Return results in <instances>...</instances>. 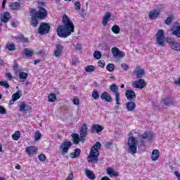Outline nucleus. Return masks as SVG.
<instances>
[{"instance_id":"obj_37","label":"nucleus","mask_w":180,"mask_h":180,"mask_svg":"<svg viewBox=\"0 0 180 180\" xmlns=\"http://www.w3.org/2000/svg\"><path fill=\"white\" fill-rule=\"evenodd\" d=\"M48 100L49 102H56V101L57 100V96H56V94H51L48 96Z\"/></svg>"},{"instance_id":"obj_3","label":"nucleus","mask_w":180,"mask_h":180,"mask_svg":"<svg viewBox=\"0 0 180 180\" xmlns=\"http://www.w3.org/2000/svg\"><path fill=\"white\" fill-rule=\"evenodd\" d=\"M102 147V143L97 141L91 148L90 154L87 158V161L94 164L98 162V157H99V151Z\"/></svg>"},{"instance_id":"obj_22","label":"nucleus","mask_w":180,"mask_h":180,"mask_svg":"<svg viewBox=\"0 0 180 180\" xmlns=\"http://www.w3.org/2000/svg\"><path fill=\"white\" fill-rule=\"evenodd\" d=\"M101 98L106 101V102H112V96L108 92H103L101 95Z\"/></svg>"},{"instance_id":"obj_29","label":"nucleus","mask_w":180,"mask_h":180,"mask_svg":"<svg viewBox=\"0 0 180 180\" xmlns=\"http://www.w3.org/2000/svg\"><path fill=\"white\" fill-rule=\"evenodd\" d=\"M81 155V149L76 148L75 151L70 153L71 158H78V156Z\"/></svg>"},{"instance_id":"obj_16","label":"nucleus","mask_w":180,"mask_h":180,"mask_svg":"<svg viewBox=\"0 0 180 180\" xmlns=\"http://www.w3.org/2000/svg\"><path fill=\"white\" fill-rule=\"evenodd\" d=\"M160 10H151L148 13V17L151 20H155V19H157L158 18H160Z\"/></svg>"},{"instance_id":"obj_17","label":"nucleus","mask_w":180,"mask_h":180,"mask_svg":"<svg viewBox=\"0 0 180 180\" xmlns=\"http://www.w3.org/2000/svg\"><path fill=\"white\" fill-rule=\"evenodd\" d=\"M103 127L99 124H93L91 128V133H97L99 134L102 130H103Z\"/></svg>"},{"instance_id":"obj_34","label":"nucleus","mask_w":180,"mask_h":180,"mask_svg":"<svg viewBox=\"0 0 180 180\" xmlns=\"http://www.w3.org/2000/svg\"><path fill=\"white\" fill-rule=\"evenodd\" d=\"M11 137L13 140L18 141V140L20 139V131H16L14 134H12Z\"/></svg>"},{"instance_id":"obj_14","label":"nucleus","mask_w":180,"mask_h":180,"mask_svg":"<svg viewBox=\"0 0 180 180\" xmlns=\"http://www.w3.org/2000/svg\"><path fill=\"white\" fill-rule=\"evenodd\" d=\"M125 96L128 101H136V92L131 89H128L125 92Z\"/></svg>"},{"instance_id":"obj_39","label":"nucleus","mask_w":180,"mask_h":180,"mask_svg":"<svg viewBox=\"0 0 180 180\" xmlns=\"http://www.w3.org/2000/svg\"><path fill=\"white\" fill-rule=\"evenodd\" d=\"M25 54L26 57H32L33 56V50L29 49H25L24 50Z\"/></svg>"},{"instance_id":"obj_24","label":"nucleus","mask_w":180,"mask_h":180,"mask_svg":"<svg viewBox=\"0 0 180 180\" xmlns=\"http://www.w3.org/2000/svg\"><path fill=\"white\" fill-rule=\"evenodd\" d=\"M9 6H10V9H11V11H19V9H20V8H22V6L20 5V4H19L18 2H13V3L10 4Z\"/></svg>"},{"instance_id":"obj_23","label":"nucleus","mask_w":180,"mask_h":180,"mask_svg":"<svg viewBox=\"0 0 180 180\" xmlns=\"http://www.w3.org/2000/svg\"><path fill=\"white\" fill-rule=\"evenodd\" d=\"M134 74L136 75V78H142V77H144L146 72H144L143 69H138L134 71Z\"/></svg>"},{"instance_id":"obj_12","label":"nucleus","mask_w":180,"mask_h":180,"mask_svg":"<svg viewBox=\"0 0 180 180\" xmlns=\"http://www.w3.org/2000/svg\"><path fill=\"white\" fill-rule=\"evenodd\" d=\"M18 108L20 112H32L33 106L30 104H26L25 101H22L18 105Z\"/></svg>"},{"instance_id":"obj_6","label":"nucleus","mask_w":180,"mask_h":180,"mask_svg":"<svg viewBox=\"0 0 180 180\" xmlns=\"http://www.w3.org/2000/svg\"><path fill=\"white\" fill-rule=\"evenodd\" d=\"M110 89L115 96V102L117 105H120V93H119V87L113 84L110 86Z\"/></svg>"},{"instance_id":"obj_30","label":"nucleus","mask_w":180,"mask_h":180,"mask_svg":"<svg viewBox=\"0 0 180 180\" xmlns=\"http://www.w3.org/2000/svg\"><path fill=\"white\" fill-rule=\"evenodd\" d=\"M134 108H136V103H134V101L128 102L127 103V108L129 112H131V110H134Z\"/></svg>"},{"instance_id":"obj_50","label":"nucleus","mask_w":180,"mask_h":180,"mask_svg":"<svg viewBox=\"0 0 180 180\" xmlns=\"http://www.w3.org/2000/svg\"><path fill=\"white\" fill-rule=\"evenodd\" d=\"M121 67L124 71H127L129 70V65L126 63H122Z\"/></svg>"},{"instance_id":"obj_7","label":"nucleus","mask_w":180,"mask_h":180,"mask_svg":"<svg viewBox=\"0 0 180 180\" xmlns=\"http://www.w3.org/2000/svg\"><path fill=\"white\" fill-rule=\"evenodd\" d=\"M31 12L37 17V19H44L47 16V10L44 8H40L38 11L34 9Z\"/></svg>"},{"instance_id":"obj_11","label":"nucleus","mask_w":180,"mask_h":180,"mask_svg":"<svg viewBox=\"0 0 180 180\" xmlns=\"http://www.w3.org/2000/svg\"><path fill=\"white\" fill-rule=\"evenodd\" d=\"M111 53L112 56L116 58L122 59L123 58V57H124V56H126L124 52H123L122 51H120L119 48H117V47H112L111 49Z\"/></svg>"},{"instance_id":"obj_20","label":"nucleus","mask_w":180,"mask_h":180,"mask_svg":"<svg viewBox=\"0 0 180 180\" xmlns=\"http://www.w3.org/2000/svg\"><path fill=\"white\" fill-rule=\"evenodd\" d=\"M160 158V150L155 149L152 151L151 160L152 161H157Z\"/></svg>"},{"instance_id":"obj_64","label":"nucleus","mask_w":180,"mask_h":180,"mask_svg":"<svg viewBox=\"0 0 180 180\" xmlns=\"http://www.w3.org/2000/svg\"><path fill=\"white\" fill-rule=\"evenodd\" d=\"M174 84L176 85H179L180 86V77L177 80L174 81Z\"/></svg>"},{"instance_id":"obj_58","label":"nucleus","mask_w":180,"mask_h":180,"mask_svg":"<svg viewBox=\"0 0 180 180\" xmlns=\"http://www.w3.org/2000/svg\"><path fill=\"white\" fill-rule=\"evenodd\" d=\"M174 175L176 176V178L178 179V180H180V174H179V172L175 171V172H174Z\"/></svg>"},{"instance_id":"obj_8","label":"nucleus","mask_w":180,"mask_h":180,"mask_svg":"<svg viewBox=\"0 0 180 180\" xmlns=\"http://www.w3.org/2000/svg\"><path fill=\"white\" fill-rule=\"evenodd\" d=\"M71 146H72V142H71V141L69 140H65L63 143H62V144L60 145L62 155L68 153V150H70Z\"/></svg>"},{"instance_id":"obj_53","label":"nucleus","mask_w":180,"mask_h":180,"mask_svg":"<svg viewBox=\"0 0 180 180\" xmlns=\"http://www.w3.org/2000/svg\"><path fill=\"white\" fill-rule=\"evenodd\" d=\"M61 53H63L61 51L56 50L54 52L55 57H60V56H61Z\"/></svg>"},{"instance_id":"obj_36","label":"nucleus","mask_w":180,"mask_h":180,"mask_svg":"<svg viewBox=\"0 0 180 180\" xmlns=\"http://www.w3.org/2000/svg\"><path fill=\"white\" fill-rule=\"evenodd\" d=\"M12 99L13 101H11V105H12V102H15L18 101V99H20V94H19V91H17L16 93L13 94Z\"/></svg>"},{"instance_id":"obj_9","label":"nucleus","mask_w":180,"mask_h":180,"mask_svg":"<svg viewBox=\"0 0 180 180\" xmlns=\"http://www.w3.org/2000/svg\"><path fill=\"white\" fill-rule=\"evenodd\" d=\"M147 83L143 79H139V80H136L132 82V86L134 88H137L138 89H143V88H146Z\"/></svg>"},{"instance_id":"obj_15","label":"nucleus","mask_w":180,"mask_h":180,"mask_svg":"<svg viewBox=\"0 0 180 180\" xmlns=\"http://www.w3.org/2000/svg\"><path fill=\"white\" fill-rule=\"evenodd\" d=\"M37 147L34 146H30L25 148V153L27 155H33L37 154Z\"/></svg>"},{"instance_id":"obj_31","label":"nucleus","mask_w":180,"mask_h":180,"mask_svg":"<svg viewBox=\"0 0 180 180\" xmlns=\"http://www.w3.org/2000/svg\"><path fill=\"white\" fill-rule=\"evenodd\" d=\"M170 49H172V50H174V51H180V43L176 41L172 43V46H170Z\"/></svg>"},{"instance_id":"obj_60","label":"nucleus","mask_w":180,"mask_h":180,"mask_svg":"<svg viewBox=\"0 0 180 180\" xmlns=\"http://www.w3.org/2000/svg\"><path fill=\"white\" fill-rule=\"evenodd\" d=\"M44 6V2H42V1H39L38 2V8H43L41 6Z\"/></svg>"},{"instance_id":"obj_45","label":"nucleus","mask_w":180,"mask_h":180,"mask_svg":"<svg viewBox=\"0 0 180 180\" xmlns=\"http://www.w3.org/2000/svg\"><path fill=\"white\" fill-rule=\"evenodd\" d=\"M38 158L41 162H44L46 160H47V158L46 157V155L44 153H41L38 156Z\"/></svg>"},{"instance_id":"obj_2","label":"nucleus","mask_w":180,"mask_h":180,"mask_svg":"<svg viewBox=\"0 0 180 180\" xmlns=\"http://www.w3.org/2000/svg\"><path fill=\"white\" fill-rule=\"evenodd\" d=\"M71 136L73 144H79V141H81V143H85L88 136V125L84 123L80 128L79 134L73 133Z\"/></svg>"},{"instance_id":"obj_35","label":"nucleus","mask_w":180,"mask_h":180,"mask_svg":"<svg viewBox=\"0 0 180 180\" xmlns=\"http://www.w3.org/2000/svg\"><path fill=\"white\" fill-rule=\"evenodd\" d=\"M15 40L18 41H23L24 43H27V41H29V39L25 38L23 35L15 37Z\"/></svg>"},{"instance_id":"obj_55","label":"nucleus","mask_w":180,"mask_h":180,"mask_svg":"<svg viewBox=\"0 0 180 180\" xmlns=\"http://www.w3.org/2000/svg\"><path fill=\"white\" fill-rule=\"evenodd\" d=\"M167 41L169 44L170 47L172 46V43L175 42V41H173L171 38H167Z\"/></svg>"},{"instance_id":"obj_43","label":"nucleus","mask_w":180,"mask_h":180,"mask_svg":"<svg viewBox=\"0 0 180 180\" xmlns=\"http://www.w3.org/2000/svg\"><path fill=\"white\" fill-rule=\"evenodd\" d=\"M27 73L24 72H20L18 75V77L20 79H26L27 78Z\"/></svg>"},{"instance_id":"obj_28","label":"nucleus","mask_w":180,"mask_h":180,"mask_svg":"<svg viewBox=\"0 0 180 180\" xmlns=\"http://www.w3.org/2000/svg\"><path fill=\"white\" fill-rule=\"evenodd\" d=\"M162 106H171L172 105V100L171 98H164L161 101Z\"/></svg>"},{"instance_id":"obj_44","label":"nucleus","mask_w":180,"mask_h":180,"mask_svg":"<svg viewBox=\"0 0 180 180\" xmlns=\"http://www.w3.org/2000/svg\"><path fill=\"white\" fill-rule=\"evenodd\" d=\"M92 96L94 99L98 101V99H99V94L98 93V91L94 90L92 92Z\"/></svg>"},{"instance_id":"obj_5","label":"nucleus","mask_w":180,"mask_h":180,"mask_svg":"<svg viewBox=\"0 0 180 180\" xmlns=\"http://www.w3.org/2000/svg\"><path fill=\"white\" fill-rule=\"evenodd\" d=\"M156 44L160 47L165 44V34L164 30H159L156 34Z\"/></svg>"},{"instance_id":"obj_26","label":"nucleus","mask_w":180,"mask_h":180,"mask_svg":"<svg viewBox=\"0 0 180 180\" xmlns=\"http://www.w3.org/2000/svg\"><path fill=\"white\" fill-rule=\"evenodd\" d=\"M85 174L87 178H89V179L95 180V173H94L92 170L86 169Z\"/></svg>"},{"instance_id":"obj_33","label":"nucleus","mask_w":180,"mask_h":180,"mask_svg":"<svg viewBox=\"0 0 180 180\" xmlns=\"http://www.w3.org/2000/svg\"><path fill=\"white\" fill-rule=\"evenodd\" d=\"M111 30L115 34H119V33H120V27L117 25H114L112 27Z\"/></svg>"},{"instance_id":"obj_38","label":"nucleus","mask_w":180,"mask_h":180,"mask_svg":"<svg viewBox=\"0 0 180 180\" xmlns=\"http://www.w3.org/2000/svg\"><path fill=\"white\" fill-rule=\"evenodd\" d=\"M94 57L96 58V60H100V58H102V53L99 51H96L94 53Z\"/></svg>"},{"instance_id":"obj_19","label":"nucleus","mask_w":180,"mask_h":180,"mask_svg":"<svg viewBox=\"0 0 180 180\" xmlns=\"http://www.w3.org/2000/svg\"><path fill=\"white\" fill-rule=\"evenodd\" d=\"M30 16L31 18V25L34 27H36L38 25V21H37V15L36 14L33 13L32 11H30Z\"/></svg>"},{"instance_id":"obj_4","label":"nucleus","mask_w":180,"mask_h":180,"mask_svg":"<svg viewBox=\"0 0 180 180\" xmlns=\"http://www.w3.org/2000/svg\"><path fill=\"white\" fill-rule=\"evenodd\" d=\"M137 144H139V141L137 138L134 136H130L128 139V153L134 155V154H137Z\"/></svg>"},{"instance_id":"obj_40","label":"nucleus","mask_w":180,"mask_h":180,"mask_svg":"<svg viewBox=\"0 0 180 180\" xmlns=\"http://www.w3.org/2000/svg\"><path fill=\"white\" fill-rule=\"evenodd\" d=\"M85 71L86 72H93V71H95V66L87 65L85 67Z\"/></svg>"},{"instance_id":"obj_59","label":"nucleus","mask_w":180,"mask_h":180,"mask_svg":"<svg viewBox=\"0 0 180 180\" xmlns=\"http://www.w3.org/2000/svg\"><path fill=\"white\" fill-rule=\"evenodd\" d=\"M6 77H7V78H8L10 80L12 79V74L11 72L6 73Z\"/></svg>"},{"instance_id":"obj_61","label":"nucleus","mask_w":180,"mask_h":180,"mask_svg":"<svg viewBox=\"0 0 180 180\" xmlns=\"http://www.w3.org/2000/svg\"><path fill=\"white\" fill-rule=\"evenodd\" d=\"M13 70H14V71H18V70H19V65H18V64H15V65H14V66H13Z\"/></svg>"},{"instance_id":"obj_57","label":"nucleus","mask_w":180,"mask_h":180,"mask_svg":"<svg viewBox=\"0 0 180 180\" xmlns=\"http://www.w3.org/2000/svg\"><path fill=\"white\" fill-rule=\"evenodd\" d=\"M73 103H74V105H79V99L74 98L73 99Z\"/></svg>"},{"instance_id":"obj_1","label":"nucleus","mask_w":180,"mask_h":180,"mask_svg":"<svg viewBox=\"0 0 180 180\" xmlns=\"http://www.w3.org/2000/svg\"><path fill=\"white\" fill-rule=\"evenodd\" d=\"M63 25L60 26L57 29V34L59 37H68L72 33H74L75 27L74 23L70 20L68 15H64L63 17Z\"/></svg>"},{"instance_id":"obj_63","label":"nucleus","mask_w":180,"mask_h":180,"mask_svg":"<svg viewBox=\"0 0 180 180\" xmlns=\"http://www.w3.org/2000/svg\"><path fill=\"white\" fill-rule=\"evenodd\" d=\"M76 50H81V49H82V46H81V44H78L76 45Z\"/></svg>"},{"instance_id":"obj_51","label":"nucleus","mask_w":180,"mask_h":180,"mask_svg":"<svg viewBox=\"0 0 180 180\" xmlns=\"http://www.w3.org/2000/svg\"><path fill=\"white\" fill-rule=\"evenodd\" d=\"M98 67L103 68V67H105V60H99L98 62Z\"/></svg>"},{"instance_id":"obj_10","label":"nucleus","mask_w":180,"mask_h":180,"mask_svg":"<svg viewBox=\"0 0 180 180\" xmlns=\"http://www.w3.org/2000/svg\"><path fill=\"white\" fill-rule=\"evenodd\" d=\"M141 139V141H143L144 143V141L143 140H147L148 141H151L154 139V133L151 131H145L143 134L139 136Z\"/></svg>"},{"instance_id":"obj_49","label":"nucleus","mask_w":180,"mask_h":180,"mask_svg":"<svg viewBox=\"0 0 180 180\" xmlns=\"http://www.w3.org/2000/svg\"><path fill=\"white\" fill-rule=\"evenodd\" d=\"M0 85L1 86H4V88H9V84H8V82H0Z\"/></svg>"},{"instance_id":"obj_56","label":"nucleus","mask_w":180,"mask_h":180,"mask_svg":"<svg viewBox=\"0 0 180 180\" xmlns=\"http://www.w3.org/2000/svg\"><path fill=\"white\" fill-rule=\"evenodd\" d=\"M6 110H5L4 106L0 105V113H6Z\"/></svg>"},{"instance_id":"obj_48","label":"nucleus","mask_w":180,"mask_h":180,"mask_svg":"<svg viewBox=\"0 0 180 180\" xmlns=\"http://www.w3.org/2000/svg\"><path fill=\"white\" fill-rule=\"evenodd\" d=\"M75 6L76 11H79V9H81V3H79V1L75 2Z\"/></svg>"},{"instance_id":"obj_18","label":"nucleus","mask_w":180,"mask_h":180,"mask_svg":"<svg viewBox=\"0 0 180 180\" xmlns=\"http://www.w3.org/2000/svg\"><path fill=\"white\" fill-rule=\"evenodd\" d=\"M10 18L11 13L4 12L1 15L0 20H1V22H3L4 23H8Z\"/></svg>"},{"instance_id":"obj_25","label":"nucleus","mask_w":180,"mask_h":180,"mask_svg":"<svg viewBox=\"0 0 180 180\" xmlns=\"http://www.w3.org/2000/svg\"><path fill=\"white\" fill-rule=\"evenodd\" d=\"M107 174H108V175H109L111 177L115 176L116 178L117 176H119V172H115L111 167H108L107 168Z\"/></svg>"},{"instance_id":"obj_52","label":"nucleus","mask_w":180,"mask_h":180,"mask_svg":"<svg viewBox=\"0 0 180 180\" xmlns=\"http://www.w3.org/2000/svg\"><path fill=\"white\" fill-rule=\"evenodd\" d=\"M112 144H113V142L108 141V142L105 143V148H110V147H112Z\"/></svg>"},{"instance_id":"obj_47","label":"nucleus","mask_w":180,"mask_h":180,"mask_svg":"<svg viewBox=\"0 0 180 180\" xmlns=\"http://www.w3.org/2000/svg\"><path fill=\"white\" fill-rule=\"evenodd\" d=\"M65 180H74V172L73 171H70L69 175L68 176V177L66 178Z\"/></svg>"},{"instance_id":"obj_32","label":"nucleus","mask_w":180,"mask_h":180,"mask_svg":"<svg viewBox=\"0 0 180 180\" xmlns=\"http://www.w3.org/2000/svg\"><path fill=\"white\" fill-rule=\"evenodd\" d=\"M6 49L8 50V51H15L16 50V46L14 44L8 43L6 45Z\"/></svg>"},{"instance_id":"obj_21","label":"nucleus","mask_w":180,"mask_h":180,"mask_svg":"<svg viewBox=\"0 0 180 180\" xmlns=\"http://www.w3.org/2000/svg\"><path fill=\"white\" fill-rule=\"evenodd\" d=\"M172 34L176 37L180 38V26H173L172 28Z\"/></svg>"},{"instance_id":"obj_46","label":"nucleus","mask_w":180,"mask_h":180,"mask_svg":"<svg viewBox=\"0 0 180 180\" xmlns=\"http://www.w3.org/2000/svg\"><path fill=\"white\" fill-rule=\"evenodd\" d=\"M40 139H41V134L40 133L39 131H37L35 132V139H34V140H35V141H39V140Z\"/></svg>"},{"instance_id":"obj_27","label":"nucleus","mask_w":180,"mask_h":180,"mask_svg":"<svg viewBox=\"0 0 180 180\" xmlns=\"http://www.w3.org/2000/svg\"><path fill=\"white\" fill-rule=\"evenodd\" d=\"M110 16L112 15L110 14V12H107L104 17L103 18V26H106L108 25V22H109V20L110 19Z\"/></svg>"},{"instance_id":"obj_41","label":"nucleus","mask_w":180,"mask_h":180,"mask_svg":"<svg viewBox=\"0 0 180 180\" xmlns=\"http://www.w3.org/2000/svg\"><path fill=\"white\" fill-rule=\"evenodd\" d=\"M106 70L110 72H113V71H115V65H113L112 63H109L108 65H107Z\"/></svg>"},{"instance_id":"obj_42","label":"nucleus","mask_w":180,"mask_h":180,"mask_svg":"<svg viewBox=\"0 0 180 180\" xmlns=\"http://www.w3.org/2000/svg\"><path fill=\"white\" fill-rule=\"evenodd\" d=\"M174 20V17L172 15L169 16L165 20V25H171L172 23V21Z\"/></svg>"},{"instance_id":"obj_54","label":"nucleus","mask_w":180,"mask_h":180,"mask_svg":"<svg viewBox=\"0 0 180 180\" xmlns=\"http://www.w3.org/2000/svg\"><path fill=\"white\" fill-rule=\"evenodd\" d=\"M63 49H64V48L60 44H58V45L56 46V50L58 51H62L63 52Z\"/></svg>"},{"instance_id":"obj_62","label":"nucleus","mask_w":180,"mask_h":180,"mask_svg":"<svg viewBox=\"0 0 180 180\" xmlns=\"http://www.w3.org/2000/svg\"><path fill=\"white\" fill-rule=\"evenodd\" d=\"M82 18H85L86 16V12L85 11H82L81 13Z\"/></svg>"},{"instance_id":"obj_13","label":"nucleus","mask_w":180,"mask_h":180,"mask_svg":"<svg viewBox=\"0 0 180 180\" xmlns=\"http://www.w3.org/2000/svg\"><path fill=\"white\" fill-rule=\"evenodd\" d=\"M39 34H46L50 32V25L46 22H43L39 25L38 29Z\"/></svg>"}]
</instances>
